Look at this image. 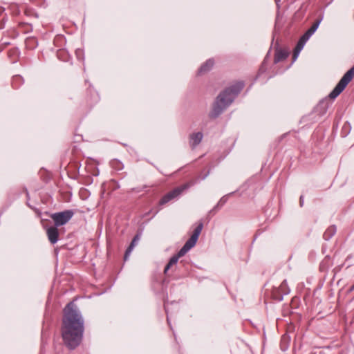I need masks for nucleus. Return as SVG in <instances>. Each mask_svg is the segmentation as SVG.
<instances>
[{
    "label": "nucleus",
    "mask_w": 354,
    "mask_h": 354,
    "mask_svg": "<svg viewBox=\"0 0 354 354\" xmlns=\"http://www.w3.org/2000/svg\"><path fill=\"white\" fill-rule=\"evenodd\" d=\"M61 335L64 345L74 350L82 342L84 319L74 302H69L64 308Z\"/></svg>",
    "instance_id": "obj_1"
},
{
    "label": "nucleus",
    "mask_w": 354,
    "mask_h": 354,
    "mask_svg": "<svg viewBox=\"0 0 354 354\" xmlns=\"http://www.w3.org/2000/svg\"><path fill=\"white\" fill-rule=\"evenodd\" d=\"M243 87V82H237L219 94L214 104L213 110L214 117L218 116L231 104Z\"/></svg>",
    "instance_id": "obj_2"
},
{
    "label": "nucleus",
    "mask_w": 354,
    "mask_h": 354,
    "mask_svg": "<svg viewBox=\"0 0 354 354\" xmlns=\"http://www.w3.org/2000/svg\"><path fill=\"white\" fill-rule=\"evenodd\" d=\"M203 228V223L200 221L196 228L194 229L190 238L185 242V245L178 252V253L174 255L170 259L168 263L166 265L164 269V274H167L169 268L177 263L178 259L183 257L190 249H192L196 243L197 240L201 231Z\"/></svg>",
    "instance_id": "obj_3"
},
{
    "label": "nucleus",
    "mask_w": 354,
    "mask_h": 354,
    "mask_svg": "<svg viewBox=\"0 0 354 354\" xmlns=\"http://www.w3.org/2000/svg\"><path fill=\"white\" fill-rule=\"evenodd\" d=\"M354 77V66H352L341 78L339 82L330 93L328 97L330 99H335L346 87L348 83Z\"/></svg>",
    "instance_id": "obj_4"
},
{
    "label": "nucleus",
    "mask_w": 354,
    "mask_h": 354,
    "mask_svg": "<svg viewBox=\"0 0 354 354\" xmlns=\"http://www.w3.org/2000/svg\"><path fill=\"white\" fill-rule=\"evenodd\" d=\"M73 215V210H65L51 214L50 218L53 219L55 225L59 227L67 223Z\"/></svg>",
    "instance_id": "obj_5"
},
{
    "label": "nucleus",
    "mask_w": 354,
    "mask_h": 354,
    "mask_svg": "<svg viewBox=\"0 0 354 354\" xmlns=\"http://www.w3.org/2000/svg\"><path fill=\"white\" fill-rule=\"evenodd\" d=\"M190 187V185L189 183L183 185L182 186L178 187L171 192H168L165 195H164L160 200L159 201L158 205H164L173 199L178 197L181 193L186 189H188Z\"/></svg>",
    "instance_id": "obj_6"
},
{
    "label": "nucleus",
    "mask_w": 354,
    "mask_h": 354,
    "mask_svg": "<svg viewBox=\"0 0 354 354\" xmlns=\"http://www.w3.org/2000/svg\"><path fill=\"white\" fill-rule=\"evenodd\" d=\"M46 234L49 241L52 244H55L58 241L59 239V232L57 227L54 225L47 228Z\"/></svg>",
    "instance_id": "obj_7"
},
{
    "label": "nucleus",
    "mask_w": 354,
    "mask_h": 354,
    "mask_svg": "<svg viewBox=\"0 0 354 354\" xmlns=\"http://www.w3.org/2000/svg\"><path fill=\"white\" fill-rule=\"evenodd\" d=\"M203 137V135L201 132L194 133L189 136V145L193 149L200 144Z\"/></svg>",
    "instance_id": "obj_8"
},
{
    "label": "nucleus",
    "mask_w": 354,
    "mask_h": 354,
    "mask_svg": "<svg viewBox=\"0 0 354 354\" xmlns=\"http://www.w3.org/2000/svg\"><path fill=\"white\" fill-rule=\"evenodd\" d=\"M214 65V60L213 59H207L198 71V75H203L209 71Z\"/></svg>",
    "instance_id": "obj_9"
},
{
    "label": "nucleus",
    "mask_w": 354,
    "mask_h": 354,
    "mask_svg": "<svg viewBox=\"0 0 354 354\" xmlns=\"http://www.w3.org/2000/svg\"><path fill=\"white\" fill-rule=\"evenodd\" d=\"M288 56V52L283 49H278L276 50L274 57L275 64L286 59Z\"/></svg>",
    "instance_id": "obj_10"
},
{
    "label": "nucleus",
    "mask_w": 354,
    "mask_h": 354,
    "mask_svg": "<svg viewBox=\"0 0 354 354\" xmlns=\"http://www.w3.org/2000/svg\"><path fill=\"white\" fill-rule=\"evenodd\" d=\"M336 232V227L335 225H331L327 228L325 232L323 234V237L325 240L328 241L330 239Z\"/></svg>",
    "instance_id": "obj_11"
},
{
    "label": "nucleus",
    "mask_w": 354,
    "mask_h": 354,
    "mask_svg": "<svg viewBox=\"0 0 354 354\" xmlns=\"http://www.w3.org/2000/svg\"><path fill=\"white\" fill-rule=\"evenodd\" d=\"M136 245L131 243L129 246L127 248V249L126 250V252L124 253V261H127L131 254V252H132V250H133L134 247L136 246Z\"/></svg>",
    "instance_id": "obj_12"
},
{
    "label": "nucleus",
    "mask_w": 354,
    "mask_h": 354,
    "mask_svg": "<svg viewBox=\"0 0 354 354\" xmlns=\"http://www.w3.org/2000/svg\"><path fill=\"white\" fill-rule=\"evenodd\" d=\"M287 288V282L286 280H284L279 286L280 291L284 295L288 293V290H286Z\"/></svg>",
    "instance_id": "obj_13"
},
{
    "label": "nucleus",
    "mask_w": 354,
    "mask_h": 354,
    "mask_svg": "<svg viewBox=\"0 0 354 354\" xmlns=\"http://www.w3.org/2000/svg\"><path fill=\"white\" fill-rule=\"evenodd\" d=\"M227 197L223 196L222 197L220 201L218 202L217 205L214 207V209H218L221 207H222L226 202H227Z\"/></svg>",
    "instance_id": "obj_14"
},
{
    "label": "nucleus",
    "mask_w": 354,
    "mask_h": 354,
    "mask_svg": "<svg viewBox=\"0 0 354 354\" xmlns=\"http://www.w3.org/2000/svg\"><path fill=\"white\" fill-rule=\"evenodd\" d=\"M321 21L322 19H317L314 23L311 26V27L310 28V30H313L314 32H315L317 30V29L318 28L320 23H321Z\"/></svg>",
    "instance_id": "obj_15"
},
{
    "label": "nucleus",
    "mask_w": 354,
    "mask_h": 354,
    "mask_svg": "<svg viewBox=\"0 0 354 354\" xmlns=\"http://www.w3.org/2000/svg\"><path fill=\"white\" fill-rule=\"evenodd\" d=\"M315 33V32L310 28L302 35L304 38L308 40L310 37Z\"/></svg>",
    "instance_id": "obj_16"
},
{
    "label": "nucleus",
    "mask_w": 354,
    "mask_h": 354,
    "mask_svg": "<svg viewBox=\"0 0 354 354\" xmlns=\"http://www.w3.org/2000/svg\"><path fill=\"white\" fill-rule=\"evenodd\" d=\"M315 33V32L310 28L302 35L304 38L308 40L310 37Z\"/></svg>",
    "instance_id": "obj_17"
},
{
    "label": "nucleus",
    "mask_w": 354,
    "mask_h": 354,
    "mask_svg": "<svg viewBox=\"0 0 354 354\" xmlns=\"http://www.w3.org/2000/svg\"><path fill=\"white\" fill-rule=\"evenodd\" d=\"M308 40L304 38L302 36L300 37L299 40L298 41L297 45L299 47L304 48L305 44L306 43Z\"/></svg>",
    "instance_id": "obj_18"
},
{
    "label": "nucleus",
    "mask_w": 354,
    "mask_h": 354,
    "mask_svg": "<svg viewBox=\"0 0 354 354\" xmlns=\"http://www.w3.org/2000/svg\"><path fill=\"white\" fill-rule=\"evenodd\" d=\"M300 52H301L300 50H298L296 48H295L294 51H293V54H292L293 61H295L297 59V58L298 57Z\"/></svg>",
    "instance_id": "obj_19"
},
{
    "label": "nucleus",
    "mask_w": 354,
    "mask_h": 354,
    "mask_svg": "<svg viewBox=\"0 0 354 354\" xmlns=\"http://www.w3.org/2000/svg\"><path fill=\"white\" fill-rule=\"evenodd\" d=\"M139 240H140V235H139V234H136V235L133 237V240L131 241V243H133V244L136 245Z\"/></svg>",
    "instance_id": "obj_20"
},
{
    "label": "nucleus",
    "mask_w": 354,
    "mask_h": 354,
    "mask_svg": "<svg viewBox=\"0 0 354 354\" xmlns=\"http://www.w3.org/2000/svg\"><path fill=\"white\" fill-rule=\"evenodd\" d=\"M147 186L145 185L142 187V189L139 188V187H137V188H133L132 190L135 192H141L142 190H143L144 189L147 188Z\"/></svg>",
    "instance_id": "obj_21"
},
{
    "label": "nucleus",
    "mask_w": 354,
    "mask_h": 354,
    "mask_svg": "<svg viewBox=\"0 0 354 354\" xmlns=\"http://www.w3.org/2000/svg\"><path fill=\"white\" fill-rule=\"evenodd\" d=\"M304 196H300V198H299V204H300V206L302 207L304 205Z\"/></svg>",
    "instance_id": "obj_22"
},
{
    "label": "nucleus",
    "mask_w": 354,
    "mask_h": 354,
    "mask_svg": "<svg viewBox=\"0 0 354 354\" xmlns=\"http://www.w3.org/2000/svg\"><path fill=\"white\" fill-rule=\"evenodd\" d=\"M349 290H350V291H353V290H354V284H353V285H352V286L350 288Z\"/></svg>",
    "instance_id": "obj_23"
},
{
    "label": "nucleus",
    "mask_w": 354,
    "mask_h": 354,
    "mask_svg": "<svg viewBox=\"0 0 354 354\" xmlns=\"http://www.w3.org/2000/svg\"><path fill=\"white\" fill-rule=\"evenodd\" d=\"M297 49L301 50L303 48L301 47L298 46L297 45L295 47Z\"/></svg>",
    "instance_id": "obj_24"
}]
</instances>
